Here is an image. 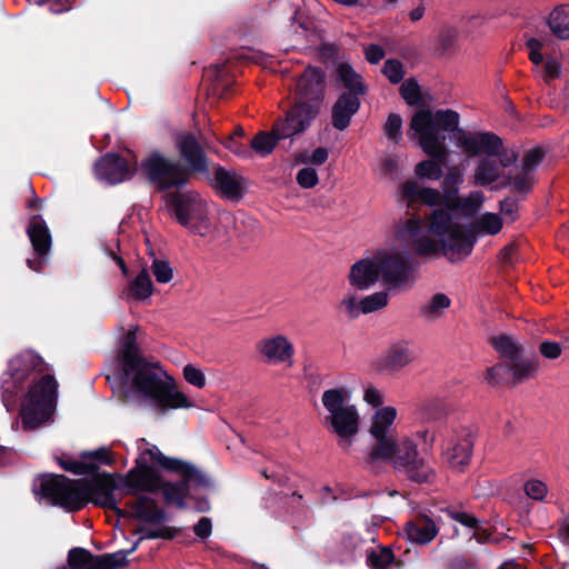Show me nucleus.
<instances>
[{
  "mask_svg": "<svg viewBox=\"0 0 569 569\" xmlns=\"http://www.w3.org/2000/svg\"><path fill=\"white\" fill-rule=\"evenodd\" d=\"M46 371L42 357L26 350L11 358L1 375V401L9 412L16 409L19 395L29 386L20 409L24 430H33L48 421L56 408L58 382Z\"/></svg>",
  "mask_w": 569,
  "mask_h": 569,
  "instance_id": "obj_1",
  "label": "nucleus"
},
{
  "mask_svg": "<svg viewBox=\"0 0 569 569\" xmlns=\"http://www.w3.org/2000/svg\"><path fill=\"white\" fill-rule=\"evenodd\" d=\"M174 146L186 166L159 151L150 152L140 163L141 172L159 192L181 190L192 176L208 173V156L193 132H178Z\"/></svg>",
  "mask_w": 569,
  "mask_h": 569,
  "instance_id": "obj_2",
  "label": "nucleus"
},
{
  "mask_svg": "<svg viewBox=\"0 0 569 569\" xmlns=\"http://www.w3.org/2000/svg\"><path fill=\"white\" fill-rule=\"evenodd\" d=\"M159 362L140 360L134 368H123V375L130 380V392L139 400L149 401L150 406L164 412L169 409L190 408L192 406L188 397L176 389L173 383H167L161 379Z\"/></svg>",
  "mask_w": 569,
  "mask_h": 569,
  "instance_id": "obj_3",
  "label": "nucleus"
},
{
  "mask_svg": "<svg viewBox=\"0 0 569 569\" xmlns=\"http://www.w3.org/2000/svg\"><path fill=\"white\" fill-rule=\"evenodd\" d=\"M326 73L319 67L308 66L297 78L293 102L286 111L291 132H306L319 117L326 97Z\"/></svg>",
  "mask_w": 569,
  "mask_h": 569,
  "instance_id": "obj_4",
  "label": "nucleus"
},
{
  "mask_svg": "<svg viewBox=\"0 0 569 569\" xmlns=\"http://www.w3.org/2000/svg\"><path fill=\"white\" fill-rule=\"evenodd\" d=\"M377 443L366 459V466L375 469L378 461H390L393 468L416 483H432L436 471L419 457L416 443L410 439L396 441L392 436L373 438Z\"/></svg>",
  "mask_w": 569,
  "mask_h": 569,
  "instance_id": "obj_5",
  "label": "nucleus"
},
{
  "mask_svg": "<svg viewBox=\"0 0 569 569\" xmlns=\"http://www.w3.org/2000/svg\"><path fill=\"white\" fill-rule=\"evenodd\" d=\"M460 116L451 109L437 110H418L411 118L410 129L407 132L410 139L418 136L419 146L429 157L445 161L447 158V149L445 147L443 134L446 132H457L459 136Z\"/></svg>",
  "mask_w": 569,
  "mask_h": 569,
  "instance_id": "obj_6",
  "label": "nucleus"
},
{
  "mask_svg": "<svg viewBox=\"0 0 569 569\" xmlns=\"http://www.w3.org/2000/svg\"><path fill=\"white\" fill-rule=\"evenodd\" d=\"M32 492L40 500L61 507L68 512H76L83 508L78 479H70L64 475H39L33 480Z\"/></svg>",
  "mask_w": 569,
  "mask_h": 569,
  "instance_id": "obj_7",
  "label": "nucleus"
},
{
  "mask_svg": "<svg viewBox=\"0 0 569 569\" xmlns=\"http://www.w3.org/2000/svg\"><path fill=\"white\" fill-rule=\"evenodd\" d=\"M164 198L167 204L172 209L174 218L182 227L202 237L207 234L210 227L208 210L199 193L177 190L167 192Z\"/></svg>",
  "mask_w": 569,
  "mask_h": 569,
  "instance_id": "obj_8",
  "label": "nucleus"
},
{
  "mask_svg": "<svg viewBox=\"0 0 569 569\" xmlns=\"http://www.w3.org/2000/svg\"><path fill=\"white\" fill-rule=\"evenodd\" d=\"M118 475L97 471L90 480L86 478L78 479L83 507L93 503L102 509L113 511L117 517H128L130 512L119 507V501L114 496V491L121 489Z\"/></svg>",
  "mask_w": 569,
  "mask_h": 569,
  "instance_id": "obj_9",
  "label": "nucleus"
},
{
  "mask_svg": "<svg viewBox=\"0 0 569 569\" xmlns=\"http://www.w3.org/2000/svg\"><path fill=\"white\" fill-rule=\"evenodd\" d=\"M380 281L387 291H407L415 283V260L407 252L382 251L377 254Z\"/></svg>",
  "mask_w": 569,
  "mask_h": 569,
  "instance_id": "obj_10",
  "label": "nucleus"
},
{
  "mask_svg": "<svg viewBox=\"0 0 569 569\" xmlns=\"http://www.w3.org/2000/svg\"><path fill=\"white\" fill-rule=\"evenodd\" d=\"M144 449L134 461V467L126 475H118L121 481V489L126 496H139V493H157L159 491L161 473L158 468L150 465L147 456L150 453Z\"/></svg>",
  "mask_w": 569,
  "mask_h": 569,
  "instance_id": "obj_11",
  "label": "nucleus"
},
{
  "mask_svg": "<svg viewBox=\"0 0 569 569\" xmlns=\"http://www.w3.org/2000/svg\"><path fill=\"white\" fill-rule=\"evenodd\" d=\"M457 231L452 234L450 241L445 238L433 239L429 236H421L410 241L412 251L419 257H432L442 254L450 262H457L470 256V242H458Z\"/></svg>",
  "mask_w": 569,
  "mask_h": 569,
  "instance_id": "obj_12",
  "label": "nucleus"
},
{
  "mask_svg": "<svg viewBox=\"0 0 569 569\" xmlns=\"http://www.w3.org/2000/svg\"><path fill=\"white\" fill-rule=\"evenodd\" d=\"M147 452L150 453V461L153 465L159 466L166 471L179 475L183 481H186L189 489L191 487L194 489L213 488V481L210 476L198 469L192 463L178 458L167 457L156 446L148 448Z\"/></svg>",
  "mask_w": 569,
  "mask_h": 569,
  "instance_id": "obj_13",
  "label": "nucleus"
},
{
  "mask_svg": "<svg viewBox=\"0 0 569 569\" xmlns=\"http://www.w3.org/2000/svg\"><path fill=\"white\" fill-rule=\"evenodd\" d=\"M209 186L223 199L240 201L247 190V180L234 170H228L219 163L213 166V174L210 172V160L208 159V173L200 174Z\"/></svg>",
  "mask_w": 569,
  "mask_h": 569,
  "instance_id": "obj_14",
  "label": "nucleus"
},
{
  "mask_svg": "<svg viewBox=\"0 0 569 569\" xmlns=\"http://www.w3.org/2000/svg\"><path fill=\"white\" fill-rule=\"evenodd\" d=\"M457 146L460 147L469 157L485 154L495 157L502 148V139L489 131H465L459 130L457 136Z\"/></svg>",
  "mask_w": 569,
  "mask_h": 569,
  "instance_id": "obj_15",
  "label": "nucleus"
},
{
  "mask_svg": "<svg viewBox=\"0 0 569 569\" xmlns=\"http://www.w3.org/2000/svg\"><path fill=\"white\" fill-rule=\"evenodd\" d=\"M94 172L99 180L117 184L130 180L136 167H131L119 153L108 152L94 162Z\"/></svg>",
  "mask_w": 569,
  "mask_h": 569,
  "instance_id": "obj_16",
  "label": "nucleus"
},
{
  "mask_svg": "<svg viewBox=\"0 0 569 569\" xmlns=\"http://www.w3.org/2000/svg\"><path fill=\"white\" fill-rule=\"evenodd\" d=\"M452 212L453 210H449L446 207L432 210L429 217L428 231L438 238H445V241H450L452 234L457 231L458 242L462 243L466 240V242L471 243V253L472 237H466V226L453 222Z\"/></svg>",
  "mask_w": 569,
  "mask_h": 569,
  "instance_id": "obj_17",
  "label": "nucleus"
},
{
  "mask_svg": "<svg viewBox=\"0 0 569 569\" xmlns=\"http://www.w3.org/2000/svg\"><path fill=\"white\" fill-rule=\"evenodd\" d=\"M286 117L279 118L272 126L270 132L259 131L249 142L251 152L266 157L270 154L276 148L277 143L287 138L301 134L302 132H291L292 130L288 127Z\"/></svg>",
  "mask_w": 569,
  "mask_h": 569,
  "instance_id": "obj_18",
  "label": "nucleus"
},
{
  "mask_svg": "<svg viewBox=\"0 0 569 569\" xmlns=\"http://www.w3.org/2000/svg\"><path fill=\"white\" fill-rule=\"evenodd\" d=\"M326 419L330 422L333 432L339 436V445L342 448L350 447L351 438L359 430V415L355 406H347L345 409L329 415Z\"/></svg>",
  "mask_w": 569,
  "mask_h": 569,
  "instance_id": "obj_19",
  "label": "nucleus"
},
{
  "mask_svg": "<svg viewBox=\"0 0 569 569\" xmlns=\"http://www.w3.org/2000/svg\"><path fill=\"white\" fill-rule=\"evenodd\" d=\"M130 515L127 518H136L146 523L159 525L167 521V512L159 508L156 500L146 495H139L134 500L126 503Z\"/></svg>",
  "mask_w": 569,
  "mask_h": 569,
  "instance_id": "obj_20",
  "label": "nucleus"
},
{
  "mask_svg": "<svg viewBox=\"0 0 569 569\" xmlns=\"http://www.w3.org/2000/svg\"><path fill=\"white\" fill-rule=\"evenodd\" d=\"M257 350L267 359L268 362H292L295 355L293 345L287 337L278 335L267 338L257 343Z\"/></svg>",
  "mask_w": 569,
  "mask_h": 569,
  "instance_id": "obj_21",
  "label": "nucleus"
},
{
  "mask_svg": "<svg viewBox=\"0 0 569 569\" xmlns=\"http://www.w3.org/2000/svg\"><path fill=\"white\" fill-rule=\"evenodd\" d=\"M26 233L30 240L33 252L37 256H48L52 246L50 229L41 214H32L29 218Z\"/></svg>",
  "mask_w": 569,
  "mask_h": 569,
  "instance_id": "obj_22",
  "label": "nucleus"
},
{
  "mask_svg": "<svg viewBox=\"0 0 569 569\" xmlns=\"http://www.w3.org/2000/svg\"><path fill=\"white\" fill-rule=\"evenodd\" d=\"M360 98L353 94H340L331 109V124L339 131L346 130L352 117L359 111Z\"/></svg>",
  "mask_w": 569,
  "mask_h": 569,
  "instance_id": "obj_23",
  "label": "nucleus"
},
{
  "mask_svg": "<svg viewBox=\"0 0 569 569\" xmlns=\"http://www.w3.org/2000/svg\"><path fill=\"white\" fill-rule=\"evenodd\" d=\"M380 280L377 256L373 259H361L352 264L349 282L358 290H367Z\"/></svg>",
  "mask_w": 569,
  "mask_h": 569,
  "instance_id": "obj_24",
  "label": "nucleus"
},
{
  "mask_svg": "<svg viewBox=\"0 0 569 569\" xmlns=\"http://www.w3.org/2000/svg\"><path fill=\"white\" fill-rule=\"evenodd\" d=\"M401 196L409 203L418 202L430 207H445V200L440 191L429 187H420L415 180H407L402 183Z\"/></svg>",
  "mask_w": 569,
  "mask_h": 569,
  "instance_id": "obj_25",
  "label": "nucleus"
},
{
  "mask_svg": "<svg viewBox=\"0 0 569 569\" xmlns=\"http://www.w3.org/2000/svg\"><path fill=\"white\" fill-rule=\"evenodd\" d=\"M415 359L413 350L407 341L393 343L382 360L381 368L388 371H399Z\"/></svg>",
  "mask_w": 569,
  "mask_h": 569,
  "instance_id": "obj_26",
  "label": "nucleus"
},
{
  "mask_svg": "<svg viewBox=\"0 0 569 569\" xmlns=\"http://www.w3.org/2000/svg\"><path fill=\"white\" fill-rule=\"evenodd\" d=\"M337 80L347 90L341 94L365 96L368 91L361 76L348 62H341L337 67Z\"/></svg>",
  "mask_w": 569,
  "mask_h": 569,
  "instance_id": "obj_27",
  "label": "nucleus"
},
{
  "mask_svg": "<svg viewBox=\"0 0 569 569\" xmlns=\"http://www.w3.org/2000/svg\"><path fill=\"white\" fill-rule=\"evenodd\" d=\"M204 79L210 82V91L213 96L224 98L232 86V79L224 64H211L204 70Z\"/></svg>",
  "mask_w": 569,
  "mask_h": 569,
  "instance_id": "obj_28",
  "label": "nucleus"
},
{
  "mask_svg": "<svg viewBox=\"0 0 569 569\" xmlns=\"http://www.w3.org/2000/svg\"><path fill=\"white\" fill-rule=\"evenodd\" d=\"M438 529L428 517H421L407 523L408 538L421 545L429 543L437 536Z\"/></svg>",
  "mask_w": 569,
  "mask_h": 569,
  "instance_id": "obj_29",
  "label": "nucleus"
},
{
  "mask_svg": "<svg viewBox=\"0 0 569 569\" xmlns=\"http://www.w3.org/2000/svg\"><path fill=\"white\" fill-rule=\"evenodd\" d=\"M502 229V220L497 213L487 212L481 218L469 224H466V237H472V248L477 241V234L486 232L488 234H497Z\"/></svg>",
  "mask_w": 569,
  "mask_h": 569,
  "instance_id": "obj_30",
  "label": "nucleus"
},
{
  "mask_svg": "<svg viewBox=\"0 0 569 569\" xmlns=\"http://www.w3.org/2000/svg\"><path fill=\"white\" fill-rule=\"evenodd\" d=\"M159 491L162 492L163 499L167 505H176L179 509L186 507V498L189 497L190 490L186 485V481L181 478L179 481H164L160 480Z\"/></svg>",
  "mask_w": 569,
  "mask_h": 569,
  "instance_id": "obj_31",
  "label": "nucleus"
},
{
  "mask_svg": "<svg viewBox=\"0 0 569 569\" xmlns=\"http://www.w3.org/2000/svg\"><path fill=\"white\" fill-rule=\"evenodd\" d=\"M483 200L485 196L481 191H471L467 197H456L446 208L462 217H472L478 212Z\"/></svg>",
  "mask_w": 569,
  "mask_h": 569,
  "instance_id": "obj_32",
  "label": "nucleus"
},
{
  "mask_svg": "<svg viewBox=\"0 0 569 569\" xmlns=\"http://www.w3.org/2000/svg\"><path fill=\"white\" fill-rule=\"evenodd\" d=\"M121 367L134 368L136 365L144 358L140 353V349L137 343L136 330H129L121 339V352L119 355Z\"/></svg>",
  "mask_w": 569,
  "mask_h": 569,
  "instance_id": "obj_33",
  "label": "nucleus"
},
{
  "mask_svg": "<svg viewBox=\"0 0 569 569\" xmlns=\"http://www.w3.org/2000/svg\"><path fill=\"white\" fill-rule=\"evenodd\" d=\"M473 441L468 435L446 452L447 461L452 468H463L470 461Z\"/></svg>",
  "mask_w": 569,
  "mask_h": 569,
  "instance_id": "obj_34",
  "label": "nucleus"
},
{
  "mask_svg": "<svg viewBox=\"0 0 569 569\" xmlns=\"http://www.w3.org/2000/svg\"><path fill=\"white\" fill-rule=\"evenodd\" d=\"M490 158L487 157L479 160L473 173V183L476 186L487 187L500 178L499 164Z\"/></svg>",
  "mask_w": 569,
  "mask_h": 569,
  "instance_id": "obj_35",
  "label": "nucleus"
},
{
  "mask_svg": "<svg viewBox=\"0 0 569 569\" xmlns=\"http://www.w3.org/2000/svg\"><path fill=\"white\" fill-rule=\"evenodd\" d=\"M491 347L501 358L512 361L520 360L521 347L508 335L493 336L490 338Z\"/></svg>",
  "mask_w": 569,
  "mask_h": 569,
  "instance_id": "obj_36",
  "label": "nucleus"
},
{
  "mask_svg": "<svg viewBox=\"0 0 569 569\" xmlns=\"http://www.w3.org/2000/svg\"><path fill=\"white\" fill-rule=\"evenodd\" d=\"M397 417V410L393 407H383L379 409L372 418L370 435L373 438H383L389 436V428Z\"/></svg>",
  "mask_w": 569,
  "mask_h": 569,
  "instance_id": "obj_37",
  "label": "nucleus"
},
{
  "mask_svg": "<svg viewBox=\"0 0 569 569\" xmlns=\"http://www.w3.org/2000/svg\"><path fill=\"white\" fill-rule=\"evenodd\" d=\"M548 26L559 39H569V6L562 4L549 14Z\"/></svg>",
  "mask_w": 569,
  "mask_h": 569,
  "instance_id": "obj_38",
  "label": "nucleus"
},
{
  "mask_svg": "<svg viewBox=\"0 0 569 569\" xmlns=\"http://www.w3.org/2000/svg\"><path fill=\"white\" fill-rule=\"evenodd\" d=\"M153 290V282L146 268H142L136 278L129 282V292L138 301H143L151 297Z\"/></svg>",
  "mask_w": 569,
  "mask_h": 569,
  "instance_id": "obj_39",
  "label": "nucleus"
},
{
  "mask_svg": "<svg viewBox=\"0 0 569 569\" xmlns=\"http://www.w3.org/2000/svg\"><path fill=\"white\" fill-rule=\"evenodd\" d=\"M56 460L58 465L68 472L76 476H88L94 475L98 471V465L94 462H86V460H76L70 455L57 456Z\"/></svg>",
  "mask_w": 569,
  "mask_h": 569,
  "instance_id": "obj_40",
  "label": "nucleus"
},
{
  "mask_svg": "<svg viewBox=\"0 0 569 569\" xmlns=\"http://www.w3.org/2000/svg\"><path fill=\"white\" fill-rule=\"evenodd\" d=\"M450 299L445 293H436L426 305L420 307L419 313L427 320H436L450 307Z\"/></svg>",
  "mask_w": 569,
  "mask_h": 569,
  "instance_id": "obj_41",
  "label": "nucleus"
},
{
  "mask_svg": "<svg viewBox=\"0 0 569 569\" xmlns=\"http://www.w3.org/2000/svg\"><path fill=\"white\" fill-rule=\"evenodd\" d=\"M462 182V173L457 167H452L448 170L445 176L441 187L445 200V207H447L450 201H452L456 197L459 196V186Z\"/></svg>",
  "mask_w": 569,
  "mask_h": 569,
  "instance_id": "obj_42",
  "label": "nucleus"
},
{
  "mask_svg": "<svg viewBox=\"0 0 569 569\" xmlns=\"http://www.w3.org/2000/svg\"><path fill=\"white\" fill-rule=\"evenodd\" d=\"M348 399V392L345 388L328 389L322 393L321 401L329 415L345 409Z\"/></svg>",
  "mask_w": 569,
  "mask_h": 569,
  "instance_id": "obj_43",
  "label": "nucleus"
},
{
  "mask_svg": "<svg viewBox=\"0 0 569 569\" xmlns=\"http://www.w3.org/2000/svg\"><path fill=\"white\" fill-rule=\"evenodd\" d=\"M485 380L491 387L508 385L509 382H512V371L510 363L499 362L496 366L488 368L485 373Z\"/></svg>",
  "mask_w": 569,
  "mask_h": 569,
  "instance_id": "obj_44",
  "label": "nucleus"
},
{
  "mask_svg": "<svg viewBox=\"0 0 569 569\" xmlns=\"http://www.w3.org/2000/svg\"><path fill=\"white\" fill-rule=\"evenodd\" d=\"M512 371V383L518 385L529 379L538 368L536 359L516 360L510 363Z\"/></svg>",
  "mask_w": 569,
  "mask_h": 569,
  "instance_id": "obj_45",
  "label": "nucleus"
},
{
  "mask_svg": "<svg viewBox=\"0 0 569 569\" xmlns=\"http://www.w3.org/2000/svg\"><path fill=\"white\" fill-rule=\"evenodd\" d=\"M431 159L420 161L415 169L416 174L422 179L439 180L442 174V167L438 159L430 157Z\"/></svg>",
  "mask_w": 569,
  "mask_h": 569,
  "instance_id": "obj_46",
  "label": "nucleus"
},
{
  "mask_svg": "<svg viewBox=\"0 0 569 569\" xmlns=\"http://www.w3.org/2000/svg\"><path fill=\"white\" fill-rule=\"evenodd\" d=\"M400 96L409 106L422 103L421 89L415 78L407 79L400 87Z\"/></svg>",
  "mask_w": 569,
  "mask_h": 569,
  "instance_id": "obj_47",
  "label": "nucleus"
},
{
  "mask_svg": "<svg viewBox=\"0 0 569 569\" xmlns=\"http://www.w3.org/2000/svg\"><path fill=\"white\" fill-rule=\"evenodd\" d=\"M387 303L388 292L379 291L362 298L360 301V310L362 313H371L386 307Z\"/></svg>",
  "mask_w": 569,
  "mask_h": 569,
  "instance_id": "obj_48",
  "label": "nucleus"
},
{
  "mask_svg": "<svg viewBox=\"0 0 569 569\" xmlns=\"http://www.w3.org/2000/svg\"><path fill=\"white\" fill-rule=\"evenodd\" d=\"M150 269L158 283H169L173 279V269L166 259L154 258Z\"/></svg>",
  "mask_w": 569,
  "mask_h": 569,
  "instance_id": "obj_49",
  "label": "nucleus"
},
{
  "mask_svg": "<svg viewBox=\"0 0 569 569\" xmlns=\"http://www.w3.org/2000/svg\"><path fill=\"white\" fill-rule=\"evenodd\" d=\"M533 183V176L521 171L520 173L515 174L511 192L515 193L518 199L523 200L532 191Z\"/></svg>",
  "mask_w": 569,
  "mask_h": 569,
  "instance_id": "obj_50",
  "label": "nucleus"
},
{
  "mask_svg": "<svg viewBox=\"0 0 569 569\" xmlns=\"http://www.w3.org/2000/svg\"><path fill=\"white\" fill-rule=\"evenodd\" d=\"M80 458L86 462H94L98 466H112L114 463V457L112 451L107 447H101L93 451H82Z\"/></svg>",
  "mask_w": 569,
  "mask_h": 569,
  "instance_id": "obj_51",
  "label": "nucleus"
},
{
  "mask_svg": "<svg viewBox=\"0 0 569 569\" xmlns=\"http://www.w3.org/2000/svg\"><path fill=\"white\" fill-rule=\"evenodd\" d=\"M393 560L395 555L389 548L371 551L367 557V562L372 569H386Z\"/></svg>",
  "mask_w": 569,
  "mask_h": 569,
  "instance_id": "obj_52",
  "label": "nucleus"
},
{
  "mask_svg": "<svg viewBox=\"0 0 569 569\" xmlns=\"http://www.w3.org/2000/svg\"><path fill=\"white\" fill-rule=\"evenodd\" d=\"M543 158H545V152L541 148L537 147V148L530 149L528 152L525 153V156L522 158L521 171L533 176V172L536 171L538 166L541 163Z\"/></svg>",
  "mask_w": 569,
  "mask_h": 569,
  "instance_id": "obj_53",
  "label": "nucleus"
},
{
  "mask_svg": "<svg viewBox=\"0 0 569 569\" xmlns=\"http://www.w3.org/2000/svg\"><path fill=\"white\" fill-rule=\"evenodd\" d=\"M402 119L398 113H390L383 127L385 134L387 138L395 143H398L401 138Z\"/></svg>",
  "mask_w": 569,
  "mask_h": 569,
  "instance_id": "obj_54",
  "label": "nucleus"
},
{
  "mask_svg": "<svg viewBox=\"0 0 569 569\" xmlns=\"http://www.w3.org/2000/svg\"><path fill=\"white\" fill-rule=\"evenodd\" d=\"M382 73L391 83L397 84L403 79V66L397 59H388L385 61Z\"/></svg>",
  "mask_w": 569,
  "mask_h": 569,
  "instance_id": "obj_55",
  "label": "nucleus"
},
{
  "mask_svg": "<svg viewBox=\"0 0 569 569\" xmlns=\"http://www.w3.org/2000/svg\"><path fill=\"white\" fill-rule=\"evenodd\" d=\"M222 144L224 146L226 149H228L233 154H236V156H238L240 158H243V159L251 158L250 146H248L247 143L242 142L241 139L224 138V140L222 141Z\"/></svg>",
  "mask_w": 569,
  "mask_h": 569,
  "instance_id": "obj_56",
  "label": "nucleus"
},
{
  "mask_svg": "<svg viewBox=\"0 0 569 569\" xmlns=\"http://www.w3.org/2000/svg\"><path fill=\"white\" fill-rule=\"evenodd\" d=\"M296 180L301 188L310 189L318 184L319 178L316 169L306 167L297 172Z\"/></svg>",
  "mask_w": 569,
  "mask_h": 569,
  "instance_id": "obj_57",
  "label": "nucleus"
},
{
  "mask_svg": "<svg viewBox=\"0 0 569 569\" xmlns=\"http://www.w3.org/2000/svg\"><path fill=\"white\" fill-rule=\"evenodd\" d=\"M540 355L549 360L559 358L562 353V345L553 340H543L539 345Z\"/></svg>",
  "mask_w": 569,
  "mask_h": 569,
  "instance_id": "obj_58",
  "label": "nucleus"
},
{
  "mask_svg": "<svg viewBox=\"0 0 569 569\" xmlns=\"http://www.w3.org/2000/svg\"><path fill=\"white\" fill-rule=\"evenodd\" d=\"M547 491V486L540 480L530 479L525 483L526 495L533 500H542Z\"/></svg>",
  "mask_w": 569,
  "mask_h": 569,
  "instance_id": "obj_59",
  "label": "nucleus"
},
{
  "mask_svg": "<svg viewBox=\"0 0 569 569\" xmlns=\"http://www.w3.org/2000/svg\"><path fill=\"white\" fill-rule=\"evenodd\" d=\"M183 378L188 383L197 388H203L206 386V377L203 372L192 365H187L183 368Z\"/></svg>",
  "mask_w": 569,
  "mask_h": 569,
  "instance_id": "obj_60",
  "label": "nucleus"
},
{
  "mask_svg": "<svg viewBox=\"0 0 569 569\" xmlns=\"http://www.w3.org/2000/svg\"><path fill=\"white\" fill-rule=\"evenodd\" d=\"M518 198L507 197L499 202L500 212L509 217L511 221H515L518 218Z\"/></svg>",
  "mask_w": 569,
  "mask_h": 569,
  "instance_id": "obj_61",
  "label": "nucleus"
},
{
  "mask_svg": "<svg viewBox=\"0 0 569 569\" xmlns=\"http://www.w3.org/2000/svg\"><path fill=\"white\" fill-rule=\"evenodd\" d=\"M458 32L455 28H446L439 33V46L443 52L451 50L457 41Z\"/></svg>",
  "mask_w": 569,
  "mask_h": 569,
  "instance_id": "obj_62",
  "label": "nucleus"
},
{
  "mask_svg": "<svg viewBox=\"0 0 569 569\" xmlns=\"http://www.w3.org/2000/svg\"><path fill=\"white\" fill-rule=\"evenodd\" d=\"M449 516L451 519L470 529H473L478 523H480L479 519L473 515L465 511L451 510L449 511Z\"/></svg>",
  "mask_w": 569,
  "mask_h": 569,
  "instance_id": "obj_63",
  "label": "nucleus"
},
{
  "mask_svg": "<svg viewBox=\"0 0 569 569\" xmlns=\"http://www.w3.org/2000/svg\"><path fill=\"white\" fill-rule=\"evenodd\" d=\"M423 227V222L420 218H410L406 221L403 231L413 240L422 236Z\"/></svg>",
  "mask_w": 569,
  "mask_h": 569,
  "instance_id": "obj_64",
  "label": "nucleus"
}]
</instances>
